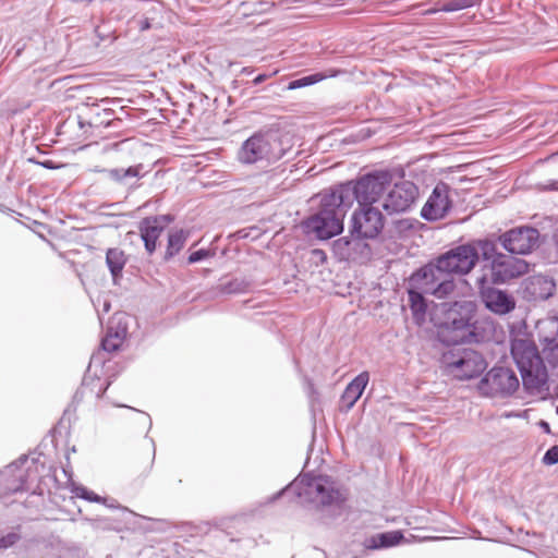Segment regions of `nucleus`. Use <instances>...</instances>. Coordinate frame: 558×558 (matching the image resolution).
Segmentation results:
<instances>
[{
	"mask_svg": "<svg viewBox=\"0 0 558 558\" xmlns=\"http://www.w3.org/2000/svg\"><path fill=\"white\" fill-rule=\"evenodd\" d=\"M477 262L478 250L472 244H462L417 269L414 281L436 299H446L456 288L453 275L469 274Z\"/></svg>",
	"mask_w": 558,
	"mask_h": 558,
	"instance_id": "obj_1",
	"label": "nucleus"
},
{
	"mask_svg": "<svg viewBox=\"0 0 558 558\" xmlns=\"http://www.w3.org/2000/svg\"><path fill=\"white\" fill-rule=\"evenodd\" d=\"M542 354L527 340H515L511 344V355L520 371L526 390L539 391L548 380L544 360L551 366L558 365V318L549 322V333L541 340Z\"/></svg>",
	"mask_w": 558,
	"mask_h": 558,
	"instance_id": "obj_2",
	"label": "nucleus"
},
{
	"mask_svg": "<svg viewBox=\"0 0 558 558\" xmlns=\"http://www.w3.org/2000/svg\"><path fill=\"white\" fill-rule=\"evenodd\" d=\"M281 496H293L302 506L330 513L340 510L347 500L345 489L336 481L329 476H312L311 474L296 477L268 498V502H274Z\"/></svg>",
	"mask_w": 558,
	"mask_h": 558,
	"instance_id": "obj_3",
	"label": "nucleus"
},
{
	"mask_svg": "<svg viewBox=\"0 0 558 558\" xmlns=\"http://www.w3.org/2000/svg\"><path fill=\"white\" fill-rule=\"evenodd\" d=\"M296 154L293 137L290 134L269 131L255 133L244 141L238 153V158L246 165L262 161L270 165L280 159L289 160Z\"/></svg>",
	"mask_w": 558,
	"mask_h": 558,
	"instance_id": "obj_4",
	"label": "nucleus"
},
{
	"mask_svg": "<svg viewBox=\"0 0 558 558\" xmlns=\"http://www.w3.org/2000/svg\"><path fill=\"white\" fill-rule=\"evenodd\" d=\"M318 197L317 211L311 215L303 226L317 239L329 240L343 231V220L350 208L341 201L336 187L322 192Z\"/></svg>",
	"mask_w": 558,
	"mask_h": 558,
	"instance_id": "obj_5",
	"label": "nucleus"
},
{
	"mask_svg": "<svg viewBox=\"0 0 558 558\" xmlns=\"http://www.w3.org/2000/svg\"><path fill=\"white\" fill-rule=\"evenodd\" d=\"M392 174L388 170H377L362 175L355 181L341 183L336 187L341 195V201L347 203L349 208L354 202L359 206H373L384 191L391 184Z\"/></svg>",
	"mask_w": 558,
	"mask_h": 558,
	"instance_id": "obj_6",
	"label": "nucleus"
},
{
	"mask_svg": "<svg viewBox=\"0 0 558 558\" xmlns=\"http://www.w3.org/2000/svg\"><path fill=\"white\" fill-rule=\"evenodd\" d=\"M41 453L21 456L0 471V498L5 495L27 492L45 470Z\"/></svg>",
	"mask_w": 558,
	"mask_h": 558,
	"instance_id": "obj_7",
	"label": "nucleus"
},
{
	"mask_svg": "<svg viewBox=\"0 0 558 558\" xmlns=\"http://www.w3.org/2000/svg\"><path fill=\"white\" fill-rule=\"evenodd\" d=\"M445 371L460 380H466L480 376L487 363L483 355L470 348H452L441 357Z\"/></svg>",
	"mask_w": 558,
	"mask_h": 558,
	"instance_id": "obj_8",
	"label": "nucleus"
},
{
	"mask_svg": "<svg viewBox=\"0 0 558 558\" xmlns=\"http://www.w3.org/2000/svg\"><path fill=\"white\" fill-rule=\"evenodd\" d=\"M477 388L483 396L506 398L518 390L519 379L511 368L495 366L481 379Z\"/></svg>",
	"mask_w": 558,
	"mask_h": 558,
	"instance_id": "obj_9",
	"label": "nucleus"
},
{
	"mask_svg": "<svg viewBox=\"0 0 558 558\" xmlns=\"http://www.w3.org/2000/svg\"><path fill=\"white\" fill-rule=\"evenodd\" d=\"M384 228V216L378 208L373 206H359L351 217L350 233L352 236L375 239Z\"/></svg>",
	"mask_w": 558,
	"mask_h": 558,
	"instance_id": "obj_10",
	"label": "nucleus"
},
{
	"mask_svg": "<svg viewBox=\"0 0 558 558\" xmlns=\"http://www.w3.org/2000/svg\"><path fill=\"white\" fill-rule=\"evenodd\" d=\"M539 232L533 227L513 228L500 235L502 247L510 254L526 255L538 243Z\"/></svg>",
	"mask_w": 558,
	"mask_h": 558,
	"instance_id": "obj_11",
	"label": "nucleus"
},
{
	"mask_svg": "<svg viewBox=\"0 0 558 558\" xmlns=\"http://www.w3.org/2000/svg\"><path fill=\"white\" fill-rule=\"evenodd\" d=\"M418 195L417 186L411 181L396 183L387 194L383 208L387 214H402L409 211Z\"/></svg>",
	"mask_w": 558,
	"mask_h": 558,
	"instance_id": "obj_12",
	"label": "nucleus"
},
{
	"mask_svg": "<svg viewBox=\"0 0 558 558\" xmlns=\"http://www.w3.org/2000/svg\"><path fill=\"white\" fill-rule=\"evenodd\" d=\"M514 254H499L490 263V279L494 283H506L527 272L529 264L513 256Z\"/></svg>",
	"mask_w": 558,
	"mask_h": 558,
	"instance_id": "obj_13",
	"label": "nucleus"
},
{
	"mask_svg": "<svg viewBox=\"0 0 558 558\" xmlns=\"http://www.w3.org/2000/svg\"><path fill=\"white\" fill-rule=\"evenodd\" d=\"M450 187L446 183H438L421 210V217L427 221L442 219L451 209L449 198Z\"/></svg>",
	"mask_w": 558,
	"mask_h": 558,
	"instance_id": "obj_14",
	"label": "nucleus"
},
{
	"mask_svg": "<svg viewBox=\"0 0 558 558\" xmlns=\"http://www.w3.org/2000/svg\"><path fill=\"white\" fill-rule=\"evenodd\" d=\"M487 279L485 276L477 278L481 298L485 306L493 313L505 315L515 307L514 299L506 291L485 287Z\"/></svg>",
	"mask_w": 558,
	"mask_h": 558,
	"instance_id": "obj_15",
	"label": "nucleus"
},
{
	"mask_svg": "<svg viewBox=\"0 0 558 558\" xmlns=\"http://www.w3.org/2000/svg\"><path fill=\"white\" fill-rule=\"evenodd\" d=\"M172 221L169 215H159L144 218L138 230L144 242L146 252L151 255L156 250V243L168 223Z\"/></svg>",
	"mask_w": 558,
	"mask_h": 558,
	"instance_id": "obj_16",
	"label": "nucleus"
},
{
	"mask_svg": "<svg viewBox=\"0 0 558 558\" xmlns=\"http://www.w3.org/2000/svg\"><path fill=\"white\" fill-rule=\"evenodd\" d=\"M555 288L553 279L547 276L535 275L525 279L523 293L531 301L547 300L554 294Z\"/></svg>",
	"mask_w": 558,
	"mask_h": 558,
	"instance_id": "obj_17",
	"label": "nucleus"
},
{
	"mask_svg": "<svg viewBox=\"0 0 558 558\" xmlns=\"http://www.w3.org/2000/svg\"><path fill=\"white\" fill-rule=\"evenodd\" d=\"M414 278L415 272H413L410 277V288L408 290L409 305L414 320L420 325L425 320L427 312V303L424 294L434 296V293L427 292L423 288H420L417 282L414 281Z\"/></svg>",
	"mask_w": 558,
	"mask_h": 558,
	"instance_id": "obj_18",
	"label": "nucleus"
},
{
	"mask_svg": "<svg viewBox=\"0 0 558 558\" xmlns=\"http://www.w3.org/2000/svg\"><path fill=\"white\" fill-rule=\"evenodd\" d=\"M368 381V372H362L352 381L348 384L341 396V405L345 411H349L354 407V404L361 398L363 391L365 390Z\"/></svg>",
	"mask_w": 558,
	"mask_h": 558,
	"instance_id": "obj_19",
	"label": "nucleus"
},
{
	"mask_svg": "<svg viewBox=\"0 0 558 558\" xmlns=\"http://www.w3.org/2000/svg\"><path fill=\"white\" fill-rule=\"evenodd\" d=\"M142 165L131 166L129 168L101 169L99 172L105 173L107 178L119 184H131V180L141 178Z\"/></svg>",
	"mask_w": 558,
	"mask_h": 558,
	"instance_id": "obj_20",
	"label": "nucleus"
},
{
	"mask_svg": "<svg viewBox=\"0 0 558 558\" xmlns=\"http://www.w3.org/2000/svg\"><path fill=\"white\" fill-rule=\"evenodd\" d=\"M106 264L112 276L113 283L118 282L126 264V256L121 248H109L106 253Z\"/></svg>",
	"mask_w": 558,
	"mask_h": 558,
	"instance_id": "obj_21",
	"label": "nucleus"
},
{
	"mask_svg": "<svg viewBox=\"0 0 558 558\" xmlns=\"http://www.w3.org/2000/svg\"><path fill=\"white\" fill-rule=\"evenodd\" d=\"M453 313L450 314V326L452 331L458 332V335L454 338V341H465L470 337H472L473 333V325H472V317L469 315L460 316V317H453Z\"/></svg>",
	"mask_w": 558,
	"mask_h": 558,
	"instance_id": "obj_22",
	"label": "nucleus"
},
{
	"mask_svg": "<svg viewBox=\"0 0 558 558\" xmlns=\"http://www.w3.org/2000/svg\"><path fill=\"white\" fill-rule=\"evenodd\" d=\"M189 238V232L180 229L170 232L168 235V245L165 254V259L168 260L175 256L183 247Z\"/></svg>",
	"mask_w": 558,
	"mask_h": 558,
	"instance_id": "obj_23",
	"label": "nucleus"
},
{
	"mask_svg": "<svg viewBox=\"0 0 558 558\" xmlns=\"http://www.w3.org/2000/svg\"><path fill=\"white\" fill-rule=\"evenodd\" d=\"M477 2L478 0H438L428 13L456 12L474 7Z\"/></svg>",
	"mask_w": 558,
	"mask_h": 558,
	"instance_id": "obj_24",
	"label": "nucleus"
},
{
	"mask_svg": "<svg viewBox=\"0 0 558 558\" xmlns=\"http://www.w3.org/2000/svg\"><path fill=\"white\" fill-rule=\"evenodd\" d=\"M403 534L400 531H391L378 534L372 538V548H388L400 544Z\"/></svg>",
	"mask_w": 558,
	"mask_h": 558,
	"instance_id": "obj_25",
	"label": "nucleus"
},
{
	"mask_svg": "<svg viewBox=\"0 0 558 558\" xmlns=\"http://www.w3.org/2000/svg\"><path fill=\"white\" fill-rule=\"evenodd\" d=\"M123 343V331L113 333V326H108L105 338L101 340V348L106 352L117 351Z\"/></svg>",
	"mask_w": 558,
	"mask_h": 558,
	"instance_id": "obj_26",
	"label": "nucleus"
},
{
	"mask_svg": "<svg viewBox=\"0 0 558 558\" xmlns=\"http://www.w3.org/2000/svg\"><path fill=\"white\" fill-rule=\"evenodd\" d=\"M250 282L244 278H234L227 283L219 286V291L222 294H239L248 290Z\"/></svg>",
	"mask_w": 558,
	"mask_h": 558,
	"instance_id": "obj_27",
	"label": "nucleus"
},
{
	"mask_svg": "<svg viewBox=\"0 0 558 558\" xmlns=\"http://www.w3.org/2000/svg\"><path fill=\"white\" fill-rule=\"evenodd\" d=\"M71 493L77 497L82 498L84 500L90 501V502H97V504H105L106 500L101 496L95 494L94 492L89 490L85 486L72 483L71 484Z\"/></svg>",
	"mask_w": 558,
	"mask_h": 558,
	"instance_id": "obj_28",
	"label": "nucleus"
},
{
	"mask_svg": "<svg viewBox=\"0 0 558 558\" xmlns=\"http://www.w3.org/2000/svg\"><path fill=\"white\" fill-rule=\"evenodd\" d=\"M92 113L94 114V117L92 118L90 124L95 125V126H100V125L108 126L110 124L111 120L113 119V114H114L113 110L108 109V108L102 109L100 112V109L98 106H95L92 109Z\"/></svg>",
	"mask_w": 558,
	"mask_h": 558,
	"instance_id": "obj_29",
	"label": "nucleus"
},
{
	"mask_svg": "<svg viewBox=\"0 0 558 558\" xmlns=\"http://www.w3.org/2000/svg\"><path fill=\"white\" fill-rule=\"evenodd\" d=\"M326 76L322 73H314L306 76H302L300 78H295L289 82L288 89L294 90L298 88L311 86L323 81Z\"/></svg>",
	"mask_w": 558,
	"mask_h": 558,
	"instance_id": "obj_30",
	"label": "nucleus"
},
{
	"mask_svg": "<svg viewBox=\"0 0 558 558\" xmlns=\"http://www.w3.org/2000/svg\"><path fill=\"white\" fill-rule=\"evenodd\" d=\"M108 326H113V333H120L123 331V341L125 340L128 336V323H126V315L124 313H116Z\"/></svg>",
	"mask_w": 558,
	"mask_h": 558,
	"instance_id": "obj_31",
	"label": "nucleus"
},
{
	"mask_svg": "<svg viewBox=\"0 0 558 558\" xmlns=\"http://www.w3.org/2000/svg\"><path fill=\"white\" fill-rule=\"evenodd\" d=\"M480 246H481L482 255H483L484 259H486V260L494 262L496 256L500 254L499 252H497L496 245L493 242L482 241V242H480Z\"/></svg>",
	"mask_w": 558,
	"mask_h": 558,
	"instance_id": "obj_32",
	"label": "nucleus"
},
{
	"mask_svg": "<svg viewBox=\"0 0 558 558\" xmlns=\"http://www.w3.org/2000/svg\"><path fill=\"white\" fill-rule=\"evenodd\" d=\"M20 539L21 535L17 532H9L0 537V549H8L14 546Z\"/></svg>",
	"mask_w": 558,
	"mask_h": 558,
	"instance_id": "obj_33",
	"label": "nucleus"
},
{
	"mask_svg": "<svg viewBox=\"0 0 558 558\" xmlns=\"http://www.w3.org/2000/svg\"><path fill=\"white\" fill-rule=\"evenodd\" d=\"M543 463L546 465H554L558 463V446H553L545 452Z\"/></svg>",
	"mask_w": 558,
	"mask_h": 558,
	"instance_id": "obj_34",
	"label": "nucleus"
},
{
	"mask_svg": "<svg viewBox=\"0 0 558 558\" xmlns=\"http://www.w3.org/2000/svg\"><path fill=\"white\" fill-rule=\"evenodd\" d=\"M210 256V252L205 248H201L198 251H195L189 255L187 262L189 264H195L198 263L207 257Z\"/></svg>",
	"mask_w": 558,
	"mask_h": 558,
	"instance_id": "obj_35",
	"label": "nucleus"
},
{
	"mask_svg": "<svg viewBox=\"0 0 558 558\" xmlns=\"http://www.w3.org/2000/svg\"><path fill=\"white\" fill-rule=\"evenodd\" d=\"M134 22L141 32L148 31L151 27L150 21L147 17H141Z\"/></svg>",
	"mask_w": 558,
	"mask_h": 558,
	"instance_id": "obj_36",
	"label": "nucleus"
},
{
	"mask_svg": "<svg viewBox=\"0 0 558 558\" xmlns=\"http://www.w3.org/2000/svg\"><path fill=\"white\" fill-rule=\"evenodd\" d=\"M268 75L267 74H258L254 80H253V84L254 85H259L262 84L263 82H265L267 80Z\"/></svg>",
	"mask_w": 558,
	"mask_h": 558,
	"instance_id": "obj_37",
	"label": "nucleus"
},
{
	"mask_svg": "<svg viewBox=\"0 0 558 558\" xmlns=\"http://www.w3.org/2000/svg\"><path fill=\"white\" fill-rule=\"evenodd\" d=\"M40 165L46 169H57L58 168V166H56L52 160H45V161L40 162Z\"/></svg>",
	"mask_w": 558,
	"mask_h": 558,
	"instance_id": "obj_38",
	"label": "nucleus"
},
{
	"mask_svg": "<svg viewBox=\"0 0 558 558\" xmlns=\"http://www.w3.org/2000/svg\"><path fill=\"white\" fill-rule=\"evenodd\" d=\"M350 243H351V241L349 240V238L344 236V238L339 239L336 242V245H338V246H340V245L348 246Z\"/></svg>",
	"mask_w": 558,
	"mask_h": 558,
	"instance_id": "obj_39",
	"label": "nucleus"
},
{
	"mask_svg": "<svg viewBox=\"0 0 558 558\" xmlns=\"http://www.w3.org/2000/svg\"><path fill=\"white\" fill-rule=\"evenodd\" d=\"M313 254H314L315 256H317L318 258H320L322 260L326 259V254H325V252H324V251H322V250H314V251H313Z\"/></svg>",
	"mask_w": 558,
	"mask_h": 558,
	"instance_id": "obj_40",
	"label": "nucleus"
},
{
	"mask_svg": "<svg viewBox=\"0 0 558 558\" xmlns=\"http://www.w3.org/2000/svg\"><path fill=\"white\" fill-rule=\"evenodd\" d=\"M253 72H254V69L251 68V66H244L241 70V73L244 74V75H251V74H253Z\"/></svg>",
	"mask_w": 558,
	"mask_h": 558,
	"instance_id": "obj_41",
	"label": "nucleus"
},
{
	"mask_svg": "<svg viewBox=\"0 0 558 558\" xmlns=\"http://www.w3.org/2000/svg\"><path fill=\"white\" fill-rule=\"evenodd\" d=\"M110 310V303L105 302L104 303V312H108Z\"/></svg>",
	"mask_w": 558,
	"mask_h": 558,
	"instance_id": "obj_42",
	"label": "nucleus"
},
{
	"mask_svg": "<svg viewBox=\"0 0 558 558\" xmlns=\"http://www.w3.org/2000/svg\"><path fill=\"white\" fill-rule=\"evenodd\" d=\"M542 425H543V428H546L547 430H549V425H548V423L543 422V423H542Z\"/></svg>",
	"mask_w": 558,
	"mask_h": 558,
	"instance_id": "obj_43",
	"label": "nucleus"
},
{
	"mask_svg": "<svg viewBox=\"0 0 558 558\" xmlns=\"http://www.w3.org/2000/svg\"><path fill=\"white\" fill-rule=\"evenodd\" d=\"M151 444H153V459L155 458V453H156V449H155V442L154 440H151Z\"/></svg>",
	"mask_w": 558,
	"mask_h": 558,
	"instance_id": "obj_44",
	"label": "nucleus"
},
{
	"mask_svg": "<svg viewBox=\"0 0 558 558\" xmlns=\"http://www.w3.org/2000/svg\"><path fill=\"white\" fill-rule=\"evenodd\" d=\"M148 424H149V427H151V420H150V417H148Z\"/></svg>",
	"mask_w": 558,
	"mask_h": 558,
	"instance_id": "obj_45",
	"label": "nucleus"
},
{
	"mask_svg": "<svg viewBox=\"0 0 558 558\" xmlns=\"http://www.w3.org/2000/svg\"><path fill=\"white\" fill-rule=\"evenodd\" d=\"M95 357H92L90 361H89V364H93Z\"/></svg>",
	"mask_w": 558,
	"mask_h": 558,
	"instance_id": "obj_46",
	"label": "nucleus"
},
{
	"mask_svg": "<svg viewBox=\"0 0 558 558\" xmlns=\"http://www.w3.org/2000/svg\"><path fill=\"white\" fill-rule=\"evenodd\" d=\"M95 357H92L90 361H89V364H93Z\"/></svg>",
	"mask_w": 558,
	"mask_h": 558,
	"instance_id": "obj_47",
	"label": "nucleus"
}]
</instances>
